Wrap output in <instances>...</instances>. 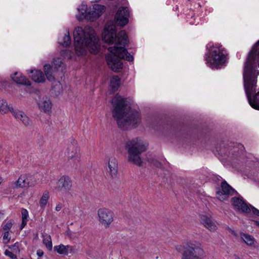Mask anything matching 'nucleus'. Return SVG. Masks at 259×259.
Segmentation results:
<instances>
[{"label":"nucleus","mask_w":259,"mask_h":259,"mask_svg":"<svg viewBox=\"0 0 259 259\" xmlns=\"http://www.w3.org/2000/svg\"><path fill=\"white\" fill-rule=\"evenodd\" d=\"M256 64L259 67V40L254 45L248 54L244 63L243 73L244 87L247 99L250 106L258 109L259 92L252 99L251 92L256 87L259 71L256 69Z\"/></svg>","instance_id":"1"},{"label":"nucleus","mask_w":259,"mask_h":259,"mask_svg":"<svg viewBox=\"0 0 259 259\" xmlns=\"http://www.w3.org/2000/svg\"><path fill=\"white\" fill-rule=\"evenodd\" d=\"M74 48L78 56H84L88 49L91 54L99 52L100 45L99 39L94 29L90 26L75 28L73 32Z\"/></svg>","instance_id":"2"},{"label":"nucleus","mask_w":259,"mask_h":259,"mask_svg":"<svg viewBox=\"0 0 259 259\" xmlns=\"http://www.w3.org/2000/svg\"><path fill=\"white\" fill-rule=\"evenodd\" d=\"M208 49L205 54V61L206 64L212 69H220L225 65L227 59V54H225L224 48L221 47H214L210 43L206 46Z\"/></svg>","instance_id":"3"},{"label":"nucleus","mask_w":259,"mask_h":259,"mask_svg":"<svg viewBox=\"0 0 259 259\" xmlns=\"http://www.w3.org/2000/svg\"><path fill=\"white\" fill-rule=\"evenodd\" d=\"M125 147L128 153V161L135 165L141 166L143 161L140 154L146 151L145 145L139 142L137 138L127 141Z\"/></svg>","instance_id":"4"},{"label":"nucleus","mask_w":259,"mask_h":259,"mask_svg":"<svg viewBox=\"0 0 259 259\" xmlns=\"http://www.w3.org/2000/svg\"><path fill=\"white\" fill-rule=\"evenodd\" d=\"M141 120L140 113L136 110H132L131 108L128 107V110L126 112L124 117L117 119V123L121 130L128 131L136 128Z\"/></svg>","instance_id":"5"},{"label":"nucleus","mask_w":259,"mask_h":259,"mask_svg":"<svg viewBox=\"0 0 259 259\" xmlns=\"http://www.w3.org/2000/svg\"><path fill=\"white\" fill-rule=\"evenodd\" d=\"M127 106L126 103V99L122 98L121 96L116 97L114 104V109L112 111L113 117L117 121V119L124 117L126 112L128 109L125 110Z\"/></svg>","instance_id":"6"},{"label":"nucleus","mask_w":259,"mask_h":259,"mask_svg":"<svg viewBox=\"0 0 259 259\" xmlns=\"http://www.w3.org/2000/svg\"><path fill=\"white\" fill-rule=\"evenodd\" d=\"M99 222L105 227L108 228L114 220V213L111 210L103 207L98 210Z\"/></svg>","instance_id":"7"},{"label":"nucleus","mask_w":259,"mask_h":259,"mask_svg":"<svg viewBox=\"0 0 259 259\" xmlns=\"http://www.w3.org/2000/svg\"><path fill=\"white\" fill-rule=\"evenodd\" d=\"M106 55L107 63L112 70L119 72L122 69L123 63L120 60L118 54H114L113 51Z\"/></svg>","instance_id":"8"},{"label":"nucleus","mask_w":259,"mask_h":259,"mask_svg":"<svg viewBox=\"0 0 259 259\" xmlns=\"http://www.w3.org/2000/svg\"><path fill=\"white\" fill-rule=\"evenodd\" d=\"M44 72L47 79L51 82H52L51 88L56 94H59L61 89L62 85L60 81H57L56 78L53 75V67L49 64H46L44 66Z\"/></svg>","instance_id":"9"},{"label":"nucleus","mask_w":259,"mask_h":259,"mask_svg":"<svg viewBox=\"0 0 259 259\" xmlns=\"http://www.w3.org/2000/svg\"><path fill=\"white\" fill-rule=\"evenodd\" d=\"M116 26L114 24L106 26L102 33L103 40L109 44H113L116 40Z\"/></svg>","instance_id":"10"},{"label":"nucleus","mask_w":259,"mask_h":259,"mask_svg":"<svg viewBox=\"0 0 259 259\" xmlns=\"http://www.w3.org/2000/svg\"><path fill=\"white\" fill-rule=\"evenodd\" d=\"M130 12L127 7H120L114 16V20L117 26H124L129 21Z\"/></svg>","instance_id":"11"},{"label":"nucleus","mask_w":259,"mask_h":259,"mask_svg":"<svg viewBox=\"0 0 259 259\" xmlns=\"http://www.w3.org/2000/svg\"><path fill=\"white\" fill-rule=\"evenodd\" d=\"M163 128L165 131H167L170 134L174 135L176 137L183 136L190 132L189 130H186L185 126L181 124L178 125L172 124L171 123H167Z\"/></svg>","instance_id":"12"},{"label":"nucleus","mask_w":259,"mask_h":259,"mask_svg":"<svg viewBox=\"0 0 259 259\" xmlns=\"http://www.w3.org/2000/svg\"><path fill=\"white\" fill-rule=\"evenodd\" d=\"M221 188L217 187L216 193L218 198L221 201L227 199L229 196L233 194L231 193V191L233 192L235 191L225 180L221 183Z\"/></svg>","instance_id":"13"},{"label":"nucleus","mask_w":259,"mask_h":259,"mask_svg":"<svg viewBox=\"0 0 259 259\" xmlns=\"http://www.w3.org/2000/svg\"><path fill=\"white\" fill-rule=\"evenodd\" d=\"M190 244L191 246L187 244L186 245H177L175 246L176 249L179 252H183L182 259H194L193 253L194 247L193 246V244L191 243Z\"/></svg>","instance_id":"14"},{"label":"nucleus","mask_w":259,"mask_h":259,"mask_svg":"<svg viewBox=\"0 0 259 259\" xmlns=\"http://www.w3.org/2000/svg\"><path fill=\"white\" fill-rule=\"evenodd\" d=\"M231 202L234 209L237 211L243 213L249 210L247 203L242 197H233L231 199Z\"/></svg>","instance_id":"15"},{"label":"nucleus","mask_w":259,"mask_h":259,"mask_svg":"<svg viewBox=\"0 0 259 259\" xmlns=\"http://www.w3.org/2000/svg\"><path fill=\"white\" fill-rule=\"evenodd\" d=\"M108 50L109 52L113 51L114 53L118 54L121 59H124L127 61H133L134 60L133 56L131 55L124 47L119 46L110 47L108 48Z\"/></svg>","instance_id":"16"},{"label":"nucleus","mask_w":259,"mask_h":259,"mask_svg":"<svg viewBox=\"0 0 259 259\" xmlns=\"http://www.w3.org/2000/svg\"><path fill=\"white\" fill-rule=\"evenodd\" d=\"M79 152V148L77 145V141L73 140L67 148V154L69 158L71 159H74L76 164L80 162V158Z\"/></svg>","instance_id":"17"},{"label":"nucleus","mask_w":259,"mask_h":259,"mask_svg":"<svg viewBox=\"0 0 259 259\" xmlns=\"http://www.w3.org/2000/svg\"><path fill=\"white\" fill-rule=\"evenodd\" d=\"M200 222L201 224L211 232L217 230L218 227L215 223L212 221L211 217L206 215L200 214Z\"/></svg>","instance_id":"18"},{"label":"nucleus","mask_w":259,"mask_h":259,"mask_svg":"<svg viewBox=\"0 0 259 259\" xmlns=\"http://www.w3.org/2000/svg\"><path fill=\"white\" fill-rule=\"evenodd\" d=\"M11 77L12 80L17 84L29 86L31 85V82L21 73L16 72L11 74Z\"/></svg>","instance_id":"19"},{"label":"nucleus","mask_w":259,"mask_h":259,"mask_svg":"<svg viewBox=\"0 0 259 259\" xmlns=\"http://www.w3.org/2000/svg\"><path fill=\"white\" fill-rule=\"evenodd\" d=\"M108 172L113 179L117 177L118 174V162L114 157L110 158L108 160Z\"/></svg>","instance_id":"20"},{"label":"nucleus","mask_w":259,"mask_h":259,"mask_svg":"<svg viewBox=\"0 0 259 259\" xmlns=\"http://www.w3.org/2000/svg\"><path fill=\"white\" fill-rule=\"evenodd\" d=\"M72 187V181L68 176H63L58 181V190H69Z\"/></svg>","instance_id":"21"},{"label":"nucleus","mask_w":259,"mask_h":259,"mask_svg":"<svg viewBox=\"0 0 259 259\" xmlns=\"http://www.w3.org/2000/svg\"><path fill=\"white\" fill-rule=\"evenodd\" d=\"M114 46L122 45L124 47L128 43V39L127 34L124 30L119 31L118 34H116V40L115 42Z\"/></svg>","instance_id":"22"},{"label":"nucleus","mask_w":259,"mask_h":259,"mask_svg":"<svg viewBox=\"0 0 259 259\" xmlns=\"http://www.w3.org/2000/svg\"><path fill=\"white\" fill-rule=\"evenodd\" d=\"M30 73L32 74L31 77L32 79L35 82L43 83L45 81L46 75L40 70H31Z\"/></svg>","instance_id":"23"},{"label":"nucleus","mask_w":259,"mask_h":259,"mask_svg":"<svg viewBox=\"0 0 259 259\" xmlns=\"http://www.w3.org/2000/svg\"><path fill=\"white\" fill-rule=\"evenodd\" d=\"M73 247L70 245H64L62 244H61L59 245L55 246L54 247V250L55 251L58 252L60 254L67 255L68 254V251L70 250V252L72 251Z\"/></svg>","instance_id":"24"},{"label":"nucleus","mask_w":259,"mask_h":259,"mask_svg":"<svg viewBox=\"0 0 259 259\" xmlns=\"http://www.w3.org/2000/svg\"><path fill=\"white\" fill-rule=\"evenodd\" d=\"M15 183L17 187L18 188H25L31 186V185H29L27 179L24 175H21Z\"/></svg>","instance_id":"25"},{"label":"nucleus","mask_w":259,"mask_h":259,"mask_svg":"<svg viewBox=\"0 0 259 259\" xmlns=\"http://www.w3.org/2000/svg\"><path fill=\"white\" fill-rule=\"evenodd\" d=\"M22 223L20 226V230H22L27 225L29 219L28 211L26 209L22 208L21 209Z\"/></svg>","instance_id":"26"},{"label":"nucleus","mask_w":259,"mask_h":259,"mask_svg":"<svg viewBox=\"0 0 259 259\" xmlns=\"http://www.w3.org/2000/svg\"><path fill=\"white\" fill-rule=\"evenodd\" d=\"M120 78L118 76H113L110 81V87L113 92H116L120 86Z\"/></svg>","instance_id":"27"},{"label":"nucleus","mask_w":259,"mask_h":259,"mask_svg":"<svg viewBox=\"0 0 259 259\" xmlns=\"http://www.w3.org/2000/svg\"><path fill=\"white\" fill-rule=\"evenodd\" d=\"M78 11L80 13V16L77 17V19L79 20L85 19L86 15L88 13V6L85 3H82V4L77 8Z\"/></svg>","instance_id":"28"},{"label":"nucleus","mask_w":259,"mask_h":259,"mask_svg":"<svg viewBox=\"0 0 259 259\" xmlns=\"http://www.w3.org/2000/svg\"><path fill=\"white\" fill-rule=\"evenodd\" d=\"M12 107V106L8 105L5 100L0 99V112L2 114H5L10 111Z\"/></svg>","instance_id":"29"},{"label":"nucleus","mask_w":259,"mask_h":259,"mask_svg":"<svg viewBox=\"0 0 259 259\" xmlns=\"http://www.w3.org/2000/svg\"><path fill=\"white\" fill-rule=\"evenodd\" d=\"M241 237L247 245L249 246L253 245L255 240L252 236L246 233H241Z\"/></svg>","instance_id":"30"},{"label":"nucleus","mask_w":259,"mask_h":259,"mask_svg":"<svg viewBox=\"0 0 259 259\" xmlns=\"http://www.w3.org/2000/svg\"><path fill=\"white\" fill-rule=\"evenodd\" d=\"M206 254L204 250L195 244V259H204Z\"/></svg>","instance_id":"31"},{"label":"nucleus","mask_w":259,"mask_h":259,"mask_svg":"<svg viewBox=\"0 0 259 259\" xmlns=\"http://www.w3.org/2000/svg\"><path fill=\"white\" fill-rule=\"evenodd\" d=\"M85 19H87L91 22L94 21L95 19L98 18L100 16V14L96 12L95 11L88 12L86 15H85Z\"/></svg>","instance_id":"32"},{"label":"nucleus","mask_w":259,"mask_h":259,"mask_svg":"<svg viewBox=\"0 0 259 259\" xmlns=\"http://www.w3.org/2000/svg\"><path fill=\"white\" fill-rule=\"evenodd\" d=\"M49 198V194L48 191H45L41 197L39 201V204L41 208H44L47 205Z\"/></svg>","instance_id":"33"},{"label":"nucleus","mask_w":259,"mask_h":259,"mask_svg":"<svg viewBox=\"0 0 259 259\" xmlns=\"http://www.w3.org/2000/svg\"><path fill=\"white\" fill-rule=\"evenodd\" d=\"M52 106V103L50 100H45L43 102L41 108L45 113H49L51 111Z\"/></svg>","instance_id":"34"},{"label":"nucleus","mask_w":259,"mask_h":259,"mask_svg":"<svg viewBox=\"0 0 259 259\" xmlns=\"http://www.w3.org/2000/svg\"><path fill=\"white\" fill-rule=\"evenodd\" d=\"M71 44V37L69 35V30L67 31V34H65L63 38V41L60 44L64 47H69Z\"/></svg>","instance_id":"35"},{"label":"nucleus","mask_w":259,"mask_h":259,"mask_svg":"<svg viewBox=\"0 0 259 259\" xmlns=\"http://www.w3.org/2000/svg\"><path fill=\"white\" fill-rule=\"evenodd\" d=\"M54 69L58 70L59 68L64 67V64L61 58H57L53 59Z\"/></svg>","instance_id":"36"},{"label":"nucleus","mask_w":259,"mask_h":259,"mask_svg":"<svg viewBox=\"0 0 259 259\" xmlns=\"http://www.w3.org/2000/svg\"><path fill=\"white\" fill-rule=\"evenodd\" d=\"M42 242L49 250H52L53 245L52 242V239L50 235H49L46 238H44L43 239Z\"/></svg>","instance_id":"37"},{"label":"nucleus","mask_w":259,"mask_h":259,"mask_svg":"<svg viewBox=\"0 0 259 259\" xmlns=\"http://www.w3.org/2000/svg\"><path fill=\"white\" fill-rule=\"evenodd\" d=\"M20 243L17 242L14 244L8 245L7 246L9 249L12 250L14 252H15L16 253H19L20 252Z\"/></svg>","instance_id":"38"},{"label":"nucleus","mask_w":259,"mask_h":259,"mask_svg":"<svg viewBox=\"0 0 259 259\" xmlns=\"http://www.w3.org/2000/svg\"><path fill=\"white\" fill-rule=\"evenodd\" d=\"M13 115L16 118H18V119H20L21 118V117H22V116L24 114V112L21 111H19L18 110H15L14 109V108L12 107L11 108V110H10V111Z\"/></svg>","instance_id":"39"},{"label":"nucleus","mask_w":259,"mask_h":259,"mask_svg":"<svg viewBox=\"0 0 259 259\" xmlns=\"http://www.w3.org/2000/svg\"><path fill=\"white\" fill-rule=\"evenodd\" d=\"M149 161L151 162L155 167L162 169H164V166H163L162 163L157 160V159H150V160H149Z\"/></svg>","instance_id":"40"},{"label":"nucleus","mask_w":259,"mask_h":259,"mask_svg":"<svg viewBox=\"0 0 259 259\" xmlns=\"http://www.w3.org/2000/svg\"><path fill=\"white\" fill-rule=\"evenodd\" d=\"M20 120L22 121V122L25 124V125L27 126L30 124V120L28 116L24 113L23 115L20 118Z\"/></svg>","instance_id":"41"},{"label":"nucleus","mask_w":259,"mask_h":259,"mask_svg":"<svg viewBox=\"0 0 259 259\" xmlns=\"http://www.w3.org/2000/svg\"><path fill=\"white\" fill-rule=\"evenodd\" d=\"M4 254L5 255L9 256L12 259H17V255L8 249L5 251Z\"/></svg>","instance_id":"42"},{"label":"nucleus","mask_w":259,"mask_h":259,"mask_svg":"<svg viewBox=\"0 0 259 259\" xmlns=\"http://www.w3.org/2000/svg\"><path fill=\"white\" fill-rule=\"evenodd\" d=\"M13 224L11 222V221H10L8 222L6 225H5L3 227V229L4 230H6V231H8L9 232V230L11 229L12 227Z\"/></svg>","instance_id":"43"},{"label":"nucleus","mask_w":259,"mask_h":259,"mask_svg":"<svg viewBox=\"0 0 259 259\" xmlns=\"http://www.w3.org/2000/svg\"><path fill=\"white\" fill-rule=\"evenodd\" d=\"M11 239V237L9 236V232L8 231H6L4 233V235L3 236V240H7V241L5 242V244H8Z\"/></svg>","instance_id":"44"},{"label":"nucleus","mask_w":259,"mask_h":259,"mask_svg":"<svg viewBox=\"0 0 259 259\" xmlns=\"http://www.w3.org/2000/svg\"><path fill=\"white\" fill-rule=\"evenodd\" d=\"M247 206L249 208V210L247 212H243L242 213L245 214L247 217H251V211H252V212L253 208H255V207H254L253 206H252V205H251L250 204H248V203H247Z\"/></svg>","instance_id":"45"},{"label":"nucleus","mask_w":259,"mask_h":259,"mask_svg":"<svg viewBox=\"0 0 259 259\" xmlns=\"http://www.w3.org/2000/svg\"><path fill=\"white\" fill-rule=\"evenodd\" d=\"M251 217H259V210L256 208H254L253 211L251 212Z\"/></svg>","instance_id":"46"},{"label":"nucleus","mask_w":259,"mask_h":259,"mask_svg":"<svg viewBox=\"0 0 259 259\" xmlns=\"http://www.w3.org/2000/svg\"><path fill=\"white\" fill-rule=\"evenodd\" d=\"M44 251L41 249H38L36 251V254L38 255V259H40V257H41L44 255Z\"/></svg>","instance_id":"47"},{"label":"nucleus","mask_w":259,"mask_h":259,"mask_svg":"<svg viewBox=\"0 0 259 259\" xmlns=\"http://www.w3.org/2000/svg\"><path fill=\"white\" fill-rule=\"evenodd\" d=\"M227 230L231 233L232 234H233V235L236 236H237V233L235 232V231L233 230H232V229H231L230 228H229V227H227Z\"/></svg>","instance_id":"48"},{"label":"nucleus","mask_w":259,"mask_h":259,"mask_svg":"<svg viewBox=\"0 0 259 259\" xmlns=\"http://www.w3.org/2000/svg\"><path fill=\"white\" fill-rule=\"evenodd\" d=\"M61 208H62V205L61 204H58L56 206L55 209L56 211H59L61 210Z\"/></svg>","instance_id":"49"},{"label":"nucleus","mask_w":259,"mask_h":259,"mask_svg":"<svg viewBox=\"0 0 259 259\" xmlns=\"http://www.w3.org/2000/svg\"><path fill=\"white\" fill-rule=\"evenodd\" d=\"M95 6H96V7H94V9L95 10H99V7L100 8H102L104 7L103 6H101V5H96Z\"/></svg>","instance_id":"50"},{"label":"nucleus","mask_w":259,"mask_h":259,"mask_svg":"<svg viewBox=\"0 0 259 259\" xmlns=\"http://www.w3.org/2000/svg\"><path fill=\"white\" fill-rule=\"evenodd\" d=\"M255 225L259 228V221L253 220Z\"/></svg>","instance_id":"51"},{"label":"nucleus","mask_w":259,"mask_h":259,"mask_svg":"<svg viewBox=\"0 0 259 259\" xmlns=\"http://www.w3.org/2000/svg\"><path fill=\"white\" fill-rule=\"evenodd\" d=\"M233 256L234 257V259H241L237 255L234 254Z\"/></svg>","instance_id":"52"},{"label":"nucleus","mask_w":259,"mask_h":259,"mask_svg":"<svg viewBox=\"0 0 259 259\" xmlns=\"http://www.w3.org/2000/svg\"><path fill=\"white\" fill-rule=\"evenodd\" d=\"M238 148H236V147H234L233 148V151L234 152H236Z\"/></svg>","instance_id":"53"},{"label":"nucleus","mask_w":259,"mask_h":259,"mask_svg":"<svg viewBox=\"0 0 259 259\" xmlns=\"http://www.w3.org/2000/svg\"><path fill=\"white\" fill-rule=\"evenodd\" d=\"M3 178L2 177H0V185L1 184L2 182H3Z\"/></svg>","instance_id":"54"},{"label":"nucleus","mask_w":259,"mask_h":259,"mask_svg":"<svg viewBox=\"0 0 259 259\" xmlns=\"http://www.w3.org/2000/svg\"><path fill=\"white\" fill-rule=\"evenodd\" d=\"M239 145H240V146H241L242 148H244V146H243V145H242V144H239Z\"/></svg>","instance_id":"55"},{"label":"nucleus","mask_w":259,"mask_h":259,"mask_svg":"<svg viewBox=\"0 0 259 259\" xmlns=\"http://www.w3.org/2000/svg\"><path fill=\"white\" fill-rule=\"evenodd\" d=\"M100 0H95V2H99Z\"/></svg>","instance_id":"56"},{"label":"nucleus","mask_w":259,"mask_h":259,"mask_svg":"<svg viewBox=\"0 0 259 259\" xmlns=\"http://www.w3.org/2000/svg\"><path fill=\"white\" fill-rule=\"evenodd\" d=\"M6 83V82H2V84H4V83Z\"/></svg>","instance_id":"57"}]
</instances>
